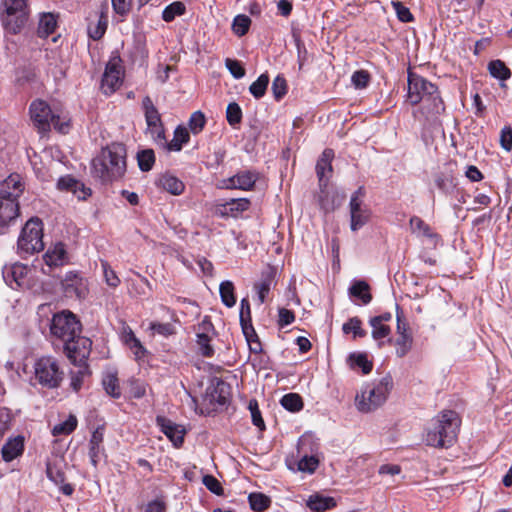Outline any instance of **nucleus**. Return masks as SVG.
<instances>
[{
    "instance_id": "f257e3e1",
    "label": "nucleus",
    "mask_w": 512,
    "mask_h": 512,
    "mask_svg": "<svg viewBox=\"0 0 512 512\" xmlns=\"http://www.w3.org/2000/svg\"><path fill=\"white\" fill-rule=\"evenodd\" d=\"M407 100L412 105L421 102L420 111L427 120L441 114L445 110L438 87L411 71L408 72Z\"/></svg>"
},
{
    "instance_id": "f03ea898",
    "label": "nucleus",
    "mask_w": 512,
    "mask_h": 512,
    "mask_svg": "<svg viewBox=\"0 0 512 512\" xmlns=\"http://www.w3.org/2000/svg\"><path fill=\"white\" fill-rule=\"evenodd\" d=\"M459 427L458 414L452 410H444L432 419L424 440L428 446L450 447L456 440Z\"/></svg>"
},
{
    "instance_id": "7ed1b4c3",
    "label": "nucleus",
    "mask_w": 512,
    "mask_h": 512,
    "mask_svg": "<svg viewBox=\"0 0 512 512\" xmlns=\"http://www.w3.org/2000/svg\"><path fill=\"white\" fill-rule=\"evenodd\" d=\"M125 171V149L122 146L104 148L92 160V173L102 182L120 179Z\"/></svg>"
},
{
    "instance_id": "20e7f679",
    "label": "nucleus",
    "mask_w": 512,
    "mask_h": 512,
    "mask_svg": "<svg viewBox=\"0 0 512 512\" xmlns=\"http://www.w3.org/2000/svg\"><path fill=\"white\" fill-rule=\"evenodd\" d=\"M392 386L393 382L390 376H385L379 381L365 384L355 398L358 410L368 413L379 408L387 400Z\"/></svg>"
},
{
    "instance_id": "39448f33",
    "label": "nucleus",
    "mask_w": 512,
    "mask_h": 512,
    "mask_svg": "<svg viewBox=\"0 0 512 512\" xmlns=\"http://www.w3.org/2000/svg\"><path fill=\"white\" fill-rule=\"evenodd\" d=\"M82 326L77 317L68 310L55 313L50 322V335L53 343L63 344L68 340H73L78 334H81Z\"/></svg>"
},
{
    "instance_id": "423d86ee",
    "label": "nucleus",
    "mask_w": 512,
    "mask_h": 512,
    "mask_svg": "<svg viewBox=\"0 0 512 512\" xmlns=\"http://www.w3.org/2000/svg\"><path fill=\"white\" fill-rule=\"evenodd\" d=\"M1 21L6 31L18 34L28 22L30 10L27 0H3Z\"/></svg>"
},
{
    "instance_id": "0eeeda50",
    "label": "nucleus",
    "mask_w": 512,
    "mask_h": 512,
    "mask_svg": "<svg viewBox=\"0 0 512 512\" xmlns=\"http://www.w3.org/2000/svg\"><path fill=\"white\" fill-rule=\"evenodd\" d=\"M43 228L38 218L26 222L17 242V252L21 257L32 255L44 248Z\"/></svg>"
},
{
    "instance_id": "6e6552de",
    "label": "nucleus",
    "mask_w": 512,
    "mask_h": 512,
    "mask_svg": "<svg viewBox=\"0 0 512 512\" xmlns=\"http://www.w3.org/2000/svg\"><path fill=\"white\" fill-rule=\"evenodd\" d=\"M30 115L34 125L41 132H46L53 125L56 130L65 134L69 130L67 122H60L57 115L50 106L43 100H34L30 105Z\"/></svg>"
},
{
    "instance_id": "1a4fd4ad",
    "label": "nucleus",
    "mask_w": 512,
    "mask_h": 512,
    "mask_svg": "<svg viewBox=\"0 0 512 512\" xmlns=\"http://www.w3.org/2000/svg\"><path fill=\"white\" fill-rule=\"evenodd\" d=\"M34 375L41 386L53 389L60 386L64 377V371L56 358L43 356L34 363Z\"/></svg>"
},
{
    "instance_id": "9d476101",
    "label": "nucleus",
    "mask_w": 512,
    "mask_h": 512,
    "mask_svg": "<svg viewBox=\"0 0 512 512\" xmlns=\"http://www.w3.org/2000/svg\"><path fill=\"white\" fill-rule=\"evenodd\" d=\"M143 108L147 124L146 132L152 137L157 145L165 146L167 144V140L161 116L149 97H145L143 99Z\"/></svg>"
},
{
    "instance_id": "9b49d317",
    "label": "nucleus",
    "mask_w": 512,
    "mask_h": 512,
    "mask_svg": "<svg viewBox=\"0 0 512 512\" xmlns=\"http://www.w3.org/2000/svg\"><path fill=\"white\" fill-rule=\"evenodd\" d=\"M62 346L66 357L72 364L84 365L90 355L92 342L89 338L78 334L77 337L68 340Z\"/></svg>"
},
{
    "instance_id": "f8f14e48",
    "label": "nucleus",
    "mask_w": 512,
    "mask_h": 512,
    "mask_svg": "<svg viewBox=\"0 0 512 512\" xmlns=\"http://www.w3.org/2000/svg\"><path fill=\"white\" fill-rule=\"evenodd\" d=\"M363 196V188L360 187L350 199V228L354 232L361 229L370 218V210L362 202Z\"/></svg>"
},
{
    "instance_id": "ddd939ff",
    "label": "nucleus",
    "mask_w": 512,
    "mask_h": 512,
    "mask_svg": "<svg viewBox=\"0 0 512 512\" xmlns=\"http://www.w3.org/2000/svg\"><path fill=\"white\" fill-rule=\"evenodd\" d=\"M258 179V173L251 170H243L232 177L222 180L221 188L252 190Z\"/></svg>"
},
{
    "instance_id": "4468645a",
    "label": "nucleus",
    "mask_w": 512,
    "mask_h": 512,
    "mask_svg": "<svg viewBox=\"0 0 512 512\" xmlns=\"http://www.w3.org/2000/svg\"><path fill=\"white\" fill-rule=\"evenodd\" d=\"M31 269L24 264L15 263L3 270V278L5 282L13 289L28 286V275Z\"/></svg>"
},
{
    "instance_id": "2eb2a0df",
    "label": "nucleus",
    "mask_w": 512,
    "mask_h": 512,
    "mask_svg": "<svg viewBox=\"0 0 512 512\" xmlns=\"http://www.w3.org/2000/svg\"><path fill=\"white\" fill-rule=\"evenodd\" d=\"M62 287L67 297L84 298L87 292L85 280L75 272H68L62 280Z\"/></svg>"
},
{
    "instance_id": "dca6fc26",
    "label": "nucleus",
    "mask_w": 512,
    "mask_h": 512,
    "mask_svg": "<svg viewBox=\"0 0 512 512\" xmlns=\"http://www.w3.org/2000/svg\"><path fill=\"white\" fill-rule=\"evenodd\" d=\"M122 84L121 67L115 62H109L102 77L101 88L106 95L112 94Z\"/></svg>"
},
{
    "instance_id": "f3484780",
    "label": "nucleus",
    "mask_w": 512,
    "mask_h": 512,
    "mask_svg": "<svg viewBox=\"0 0 512 512\" xmlns=\"http://www.w3.org/2000/svg\"><path fill=\"white\" fill-rule=\"evenodd\" d=\"M213 330V324L207 317H205L198 325L196 343L201 355L204 357H212L214 355V349L210 344L211 337L209 336V332Z\"/></svg>"
},
{
    "instance_id": "a211bd4d",
    "label": "nucleus",
    "mask_w": 512,
    "mask_h": 512,
    "mask_svg": "<svg viewBox=\"0 0 512 512\" xmlns=\"http://www.w3.org/2000/svg\"><path fill=\"white\" fill-rule=\"evenodd\" d=\"M24 190V184L19 174H11L1 184L0 197L12 198L18 201L19 196Z\"/></svg>"
},
{
    "instance_id": "6ab92c4d",
    "label": "nucleus",
    "mask_w": 512,
    "mask_h": 512,
    "mask_svg": "<svg viewBox=\"0 0 512 512\" xmlns=\"http://www.w3.org/2000/svg\"><path fill=\"white\" fill-rule=\"evenodd\" d=\"M19 214V203L12 198L0 197V233L11 222L15 221Z\"/></svg>"
},
{
    "instance_id": "aec40b11",
    "label": "nucleus",
    "mask_w": 512,
    "mask_h": 512,
    "mask_svg": "<svg viewBox=\"0 0 512 512\" xmlns=\"http://www.w3.org/2000/svg\"><path fill=\"white\" fill-rule=\"evenodd\" d=\"M157 424L160 426L161 431L176 447L183 443L185 429L181 425H177L164 417H157Z\"/></svg>"
},
{
    "instance_id": "412c9836",
    "label": "nucleus",
    "mask_w": 512,
    "mask_h": 512,
    "mask_svg": "<svg viewBox=\"0 0 512 512\" xmlns=\"http://www.w3.org/2000/svg\"><path fill=\"white\" fill-rule=\"evenodd\" d=\"M57 187L60 190L71 191L80 200L86 199L91 194L89 188L71 176L61 177L57 182Z\"/></svg>"
},
{
    "instance_id": "4be33fe9",
    "label": "nucleus",
    "mask_w": 512,
    "mask_h": 512,
    "mask_svg": "<svg viewBox=\"0 0 512 512\" xmlns=\"http://www.w3.org/2000/svg\"><path fill=\"white\" fill-rule=\"evenodd\" d=\"M334 158V152L332 149H325L316 164V173L320 182V185H326L328 182L329 175L332 173V160Z\"/></svg>"
},
{
    "instance_id": "5701e85b",
    "label": "nucleus",
    "mask_w": 512,
    "mask_h": 512,
    "mask_svg": "<svg viewBox=\"0 0 512 512\" xmlns=\"http://www.w3.org/2000/svg\"><path fill=\"white\" fill-rule=\"evenodd\" d=\"M275 274V269L269 266L262 272L259 282L255 283L254 288L257 292L260 304L265 302L266 297L274 283Z\"/></svg>"
},
{
    "instance_id": "b1692460",
    "label": "nucleus",
    "mask_w": 512,
    "mask_h": 512,
    "mask_svg": "<svg viewBox=\"0 0 512 512\" xmlns=\"http://www.w3.org/2000/svg\"><path fill=\"white\" fill-rule=\"evenodd\" d=\"M43 259L46 265L50 268L64 265L67 261L64 245L62 243H57L50 247L43 255Z\"/></svg>"
},
{
    "instance_id": "393cba45",
    "label": "nucleus",
    "mask_w": 512,
    "mask_h": 512,
    "mask_svg": "<svg viewBox=\"0 0 512 512\" xmlns=\"http://www.w3.org/2000/svg\"><path fill=\"white\" fill-rule=\"evenodd\" d=\"M24 451V439L21 436L9 439L2 447V458L10 462L20 456Z\"/></svg>"
},
{
    "instance_id": "a878e982",
    "label": "nucleus",
    "mask_w": 512,
    "mask_h": 512,
    "mask_svg": "<svg viewBox=\"0 0 512 512\" xmlns=\"http://www.w3.org/2000/svg\"><path fill=\"white\" fill-rule=\"evenodd\" d=\"M57 27V16L51 12H42L39 14L37 35L40 38H47L54 33Z\"/></svg>"
},
{
    "instance_id": "bb28decb",
    "label": "nucleus",
    "mask_w": 512,
    "mask_h": 512,
    "mask_svg": "<svg viewBox=\"0 0 512 512\" xmlns=\"http://www.w3.org/2000/svg\"><path fill=\"white\" fill-rule=\"evenodd\" d=\"M229 395V384L220 379H216L209 392L210 401L219 405H225L229 400Z\"/></svg>"
},
{
    "instance_id": "cd10ccee",
    "label": "nucleus",
    "mask_w": 512,
    "mask_h": 512,
    "mask_svg": "<svg viewBox=\"0 0 512 512\" xmlns=\"http://www.w3.org/2000/svg\"><path fill=\"white\" fill-rule=\"evenodd\" d=\"M487 69L493 78L500 81V87L505 88V81L510 79L512 75L511 70L506 66V64L499 59L492 60L488 63Z\"/></svg>"
},
{
    "instance_id": "c85d7f7f",
    "label": "nucleus",
    "mask_w": 512,
    "mask_h": 512,
    "mask_svg": "<svg viewBox=\"0 0 512 512\" xmlns=\"http://www.w3.org/2000/svg\"><path fill=\"white\" fill-rule=\"evenodd\" d=\"M306 505L310 510L314 512H324L333 508L336 505V502L332 497L314 494L309 496L306 501Z\"/></svg>"
},
{
    "instance_id": "c756f323",
    "label": "nucleus",
    "mask_w": 512,
    "mask_h": 512,
    "mask_svg": "<svg viewBox=\"0 0 512 512\" xmlns=\"http://www.w3.org/2000/svg\"><path fill=\"white\" fill-rule=\"evenodd\" d=\"M349 294L351 297L359 299L364 305H367L372 300L370 287L368 283L363 280L355 281L349 288Z\"/></svg>"
},
{
    "instance_id": "7c9ffc66",
    "label": "nucleus",
    "mask_w": 512,
    "mask_h": 512,
    "mask_svg": "<svg viewBox=\"0 0 512 512\" xmlns=\"http://www.w3.org/2000/svg\"><path fill=\"white\" fill-rule=\"evenodd\" d=\"M158 184L161 188L172 195H180L184 191L185 187L180 179L170 174L162 175L159 178Z\"/></svg>"
},
{
    "instance_id": "2f4dec72",
    "label": "nucleus",
    "mask_w": 512,
    "mask_h": 512,
    "mask_svg": "<svg viewBox=\"0 0 512 512\" xmlns=\"http://www.w3.org/2000/svg\"><path fill=\"white\" fill-rule=\"evenodd\" d=\"M189 140V130L184 126H178L174 131L173 139L163 147L169 151H180L183 144L188 143Z\"/></svg>"
},
{
    "instance_id": "473e14b6",
    "label": "nucleus",
    "mask_w": 512,
    "mask_h": 512,
    "mask_svg": "<svg viewBox=\"0 0 512 512\" xmlns=\"http://www.w3.org/2000/svg\"><path fill=\"white\" fill-rule=\"evenodd\" d=\"M122 339L124 343L130 347L137 358H141L145 354V348L142 346L141 342L135 336L130 327H125L123 329Z\"/></svg>"
},
{
    "instance_id": "72a5a7b5",
    "label": "nucleus",
    "mask_w": 512,
    "mask_h": 512,
    "mask_svg": "<svg viewBox=\"0 0 512 512\" xmlns=\"http://www.w3.org/2000/svg\"><path fill=\"white\" fill-rule=\"evenodd\" d=\"M103 442V433L100 431V429H96L90 438L89 441V458L91 464L96 467L97 463L99 461V454L101 450V444Z\"/></svg>"
},
{
    "instance_id": "f704fd0d",
    "label": "nucleus",
    "mask_w": 512,
    "mask_h": 512,
    "mask_svg": "<svg viewBox=\"0 0 512 512\" xmlns=\"http://www.w3.org/2000/svg\"><path fill=\"white\" fill-rule=\"evenodd\" d=\"M410 227L413 233L417 236L426 237L429 239H437L438 235L433 232L431 227L425 223L421 218L413 216L410 219Z\"/></svg>"
},
{
    "instance_id": "c9c22d12",
    "label": "nucleus",
    "mask_w": 512,
    "mask_h": 512,
    "mask_svg": "<svg viewBox=\"0 0 512 512\" xmlns=\"http://www.w3.org/2000/svg\"><path fill=\"white\" fill-rule=\"evenodd\" d=\"M102 384L108 395L113 398H119L121 396V389L116 372H107L102 379Z\"/></svg>"
},
{
    "instance_id": "e433bc0d",
    "label": "nucleus",
    "mask_w": 512,
    "mask_h": 512,
    "mask_svg": "<svg viewBox=\"0 0 512 512\" xmlns=\"http://www.w3.org/2000/svg\"><path fill=\"white\" fill-rule=\"evenodd\" d=\"M234 284L233 282L229 280H225L220 283L219 286V293L221 297L222 303L228 307L231 308L236 304V297L234 294Z\"/></svg>"
},
{
    "instance_id": "4c0bfd02",
    "label": "nucleus",
    "mask_w": 512,
    "mask_h": 512,
    "mask_svg": "<svg viewBox=\"0 0 512 512\" xmlns=\"http://www.w3.org/2000/svg\"><path fill=\"white\" fill-rule=\"evenodd\" d=\"M269 84V76L267 74H261L256 81H254L250 87L249 92L256 98L260 99L265 95Z\"/></svg>"
},
{
    "instance_id": "58836bf2",
    "label": "nucleus",
    "mask_w": 512,
    "mask_h": 512,
    "mask_svg": "<svg viewBox=\"0 0 512 512\" xmlns=\"http://www.w3.org/2000/svg\"><path fill=\"white\" fill-rule=\"evenodd\" d=\"M138 166L141 171H150L155 163V154L152 149H145L137 154Z\"/></svg>"
},
{
    "instance_id": "ea45409f",
    "label": "nucleus",
    "mask_w": 512,
    "mask_h": 512,
    "mask_svg": "<svg viewBox=\"0 0 512 512\" xmlns=\"http://www.w3.org/2000/svg\"><path fill=\"white\" fill-rule=\"evenodd\" d=\"M281 405L288 411L298 412L303 407L302 398L295 393H289L282 397Z\"/></svg>"
},
{
    "instance_id": "a19ab883",
    "label": "nucleus",
    "mask_w": 512,
    "mask_h": 512,
    "mask_svg": "<svg viewBox=\"0 0 512 512\" xmlns=\"http://www.w3.org/2000/svg\"><path fill=\"white\" fill-rule=\"evenodd\" d=\"M184 13L185 5L180 1H176L165 7L162 13V18L166 22H171L176 16H181Z\"/></svg>"
},
{
    "instance_id": "79ce46f5",
    "label": "nucleus",
    "mask_w": 512,
    "mask_h": 512,
    "mask_svg": "<svg viewBox=\"0 0 512 512\" xmlns=\"http://www.w3.org/2000/svg\"><path fill=\"white\" fill-rule=\"evenodd\" d=\"M250 201L247 198L230 199L223 204L226 213H239L248 210Z\"/></svg>"
},
{
    "instance_id": "37998d69",
    "label": "nucleus",
    "mask_w": 512,
    "mask_h": 512,
    "mask_svg": "<svg viewBox=\"0 0 512 512\" xmlns=\"http://www.w3.org/2000/svg\"><path fill=\"white\" fill-rule=\"evenodd\" d=\"M77 427V419L74 415H70L64 422L55 425L52 429L54 436L70 434Z\"/></svg>"
},
{
    "instance_id": "c03bdc74",
    "label": "nucleus",
    "mask_w": 512,
    "mask_h": 512,
    "mask_svg": "<svg viewBox=\"0 0 512 512\" xmlns=\"http://www.w3.org/2000/svg\"><path fill=\"white\" fill-rule=\"evenodd\" d=\"M349 362L352 368H361L363 374L370 373L373 367L372 362L367 359L365 354H351L349 356Z\"/></svg>"
},
{
    "instance_id": "a18cd8bd",
    "label": "nucleus",
    "mask_w": 512,
    "mask_h": 512,
    "mask_svg": "<svg viewBox=\"0 0 512 512\" xmlns=\"http://www.w3.org/2000/svg\"><path fill=\"white\" fill-rule=\"evenodd\" d=\"M412 338L404 328L403 332H400L399 337L396 340V354L398 357H404L411 348Z\"/></svg>"
},
{
    "instance_id": "49530a36",
    "label": "nucleus",
    "mask_w": 512,
    "mask_h": 512,
    "mask_svg": "<svg viewBox=\"0 0 512 512\" xmlns=\"http://www.w3.org/2000/svg\"><path fill=\"white\" fill-rule=\"evenodd\" d=\"M205 124V115L201 111H195L190 116L188 127L193 134L197 135L204 129Z\"/></svg>"
},
{
    "instance_id": "de8ad7c7",
    "label": "nucleus",
    "mask_w": 512,
    "mask_h": 512,
    "mask_svg": "<svg viewBox=\"0 0 512 512\" xmlns=\"http://www.w3.org/2000/svg\"><path fill=\"white\" fill-rule=\"evenodd\" d=\"M79 368L77 371L71 372V382L70 386L74 391H79L83 385L84 378L89 374L88 367L86 364L78 365Z\"/></svg>"
},
{
    "instance_id": "09e8293b",
    "label": "nucleus",
    "mask_w": 512,
    "mask_h": 512,
    "mask_svg": "<svg viewBox=\"0 0 512 512\" xmlns=\"http://www.w3.org/2000/svg\"><path fill=\"white\" fill-rule=\"evenodd\" d=\"M226 118L232 127H236L242 120V110L236 102L228 104L226 109Z\"/></svg>"
},
{
    "instance_id": "8fccbe9b",
    "label": "nucleus",
    "mask_w": 512,
    "mask_h": 512,
    "mask_svg": "<svg viewBox=\"0 0 512 512\" xmlns=\"http://www.w3.org/2000/svg\"><path fill=\"white\" fill-rule=\"evenodd\" d=\"M369 323L372 327V337L374 340L379 342L378 345L379 347H381L383 344L381 340L389 336L391 331L390 327L383 323L376 324L375 322H373V318L370 319Z\"/></svg>"
},
{
    "instance_id": "3c124183",
    "label": "nucleus",
    "mask_w": 512,
    "mask_h": 512,
    "mask_svg": "<svg viewBox=\"0 0 512 512\" xmlns=\"http://www.w3.org/2000/svg\"><path fill=\"white\" fill-rule=\"evenodd\" d=\"M250 24H251V20L248 16L237 15L234 18V21L232 24V29L236 35L243 36L248 32Z\"/></svg>"
},
{
    "instance_id": "603ef678",
    "label": "nucleus",
    "mask_w": 512,
    "mask_h": 512,
    "mask_svg": "<svg viewBox=\"0 0 512 512\" xmlns=\"http://www.w3.org/2000/svg\"><path fill=\"white\" fill-rule=\"evenodd\" d=\"M361 320L357 317L351 318L348 322L343 325V332L348 334L350 332L353 333L354 338L356 337H364L366 336V331L361 327Z\"/></svg>"
},
{
    "instance_id": "864d4df0",
    "label": "nucleus",
    "mask_w": 512,
    "mask_h": 512,
    "mask_svg": "<svg viewBox=\"0 0 512 512\" xmlns=\"http://www.w3.org/2000/svg\"><path fill=\"white\" fill-rule=\"evenodd\" d=\"M249 503L254 511L261 512L268 508L270 500L263 494L252 493L249 495Z\"/></svg>"
},
{
    "instance_id": "5fc2aeb1",
    "label": "nucleus",
    "mask_w": 512,
    "mask_h": 512,
    "mask_svg": "<svg viewBox=\"0 0 512 512\" xmlns=\"http://www.w3.org/2000/svg\"><path fill=\"white\" fill-rule=\"evenodd\" d=\"M107 29V20L104 17H100L95 24L88 26V35L93 40H99L105 34Z\"/></svg>"
},
{
    "instance_id": "6e6d98bb",
    "label": "nucleus",
    "mask_w": 512,
    "mask_h": 512,
    "mask_svg": "<svg viewBox=\"0 0 512 512\" xmlns=\"http://www.w3.org/2000/svg\"><path fill=\"white\" fill-rule=\"evenodd\" d=\"M149 329L161 336L168 337L175 334V327L171 323L150 322Z\"/></svg>"
},
{
    "instance_id": "4d7b16f0",
    "label": "nucleus",
    "mask_w": 512,
    "mask_h": 512,
    "mask_svg": "<svg viewBox=\"0 0 512 512\" xmlns=\"http://www.w3.org/2000/svg\"><path fill=\"white\" fill-rule=\"evenodd\" d=\"M272 92L276 100H280L287 93V83L283 76L278 75L272 82Z\"/></svg>"
},
{
    "instance_id": "13d9d810",
    "label": "nucleus",
    "mask_w": 512,
    "mask_h": 512,
    "mask_svg": "<svg viewBox=\"0 0 512 512\" xmlns=\"http://www.w3.org/2000/svg\"><path fill=\"white\" fill-rule=\"evenodd\" d=\"M318 459L314 456L305 455L298 462V469L302 472L313 473L318 467Z\"/></svg>"
},
{
    "instance_id": "bf43d9fd",
    "label": "nucleus",
    "mask_w": 512,
    "mask_h": 512,
    "mask_svg": "<svg viewBox=\"0 0 512 512\" xmlns=\"http://www.w3.org/2000/svg\"><path fill=\"white\" fill-rule=\"evenodd\" d=\"M391 5L401 22H411L413 20V15L410 10L400 1H392Z\"/></svg>"
},
{
    "instance_id": "052dcab7",
    "label": "nucleus",
    "mask_w": 512,
    "mask_h": 512,
    "mask_svg": "<svg viewBox=\"0 0 512 512\" xmlns=\"http://www.w3.org/2000/svg\"><path fill=\"white\" fill-rule=\"evenodd\" d=\"M114 12L121 16L126 17L132 8V0H111Z\"/></svg>"
},
{
    "instance_id": "680f3d73",
    "label": "nucleus",
    "mask_w": 512,
    "mask_h": 512,
    "mask_svg": "<svg viewBox=\"0 0 512 512\" xmlns=\"http://www.w3.org/2000/svg\"><path fill=\"white\" fill-rule=\"evenodd\" d=\"M225 66L236 79H241L245 75V69L241 66L240 62L234 59L227 58Z\"/></svg>"
},
{
    "instance_id": "e2e57ef3",
    "label": "nucleus",
    "mask_w": 512,
    "mask_h": 512,
    "mask_svg": "<svg viewBox=\"0 0 512 512\" xmlns=\"http://www.w3.org/2000/svg\"><path fill=\"white\" fill-rule=\"evenodd\" d=\"M101 265L107 285L114 288L117 287L120 284V279L116 275L115 271L111 269L107 262L103 261Z\"/></svg>"
},
{
    "instance_id": "0e129e2a",
    "label": "nucleus",
    "mask_w": 512,
    "mask_h": 512,
    "mask_svg": "<svg viewBox=\"0 0 512 512\" xmlns=\"http://www.w3.org/2000/svg\"><path fill=\"white\" fill-rule=\"evenodd\" d=\"M248 408L251 412V418H252V422L255 426H257L258 428L260 429H263L265 427L264 425V421L262 419V416H261V412L258 408V403L256 400H250L249 401V405H248Z\"/></svg>"
},
{
    "instance_id": "69168bd1",
    "label": "nucleus",
    "mask_w": 512,
    "mask_h": 512,
    "mask_svg": "<svg viewBox=\"0 0 512 512\" xmlns=\"http://www.w3.org/2000/svg\"><path fill=\"white\" fill-rule=\"evenodd\" d=\"M205 487L216 495L223 494V487L221 483L212 475H205L202 480Z\"/></svg>"
},
{
    "instance_id": "338daca9",
    "label": "nucleus",
    "mask_w": 512,
    "mask_h": 512,
    "mask_svg": "<svg viewBox=\"0 0 512 512\" xmlns=\"http://www.w3.org/2000/svg\"><path fill=\"white\" fill-rule=\"evenodd\" d=\"M370 80L369 73L364 70H359L353 73L351 81L353 85L358 89L365 88Z\"/></svg>"
},
{
    "instance_id": "774afa93",
    "label": "nucleus",
    "mask_w": 512,
    "mask_h": 512,
    "mask_svg": "<svg viewBox=\"0 0 512 512\" xmlns=\"http://www.w3.org/2000/svg\"><path fill=\"white\" fill-rule=\"evenodd\" d=\"M500 144L503 149L510 151L512 148V128L505 126L500 132Z\"/></svg>"
}]
</instances>
